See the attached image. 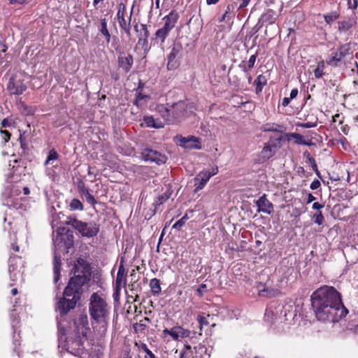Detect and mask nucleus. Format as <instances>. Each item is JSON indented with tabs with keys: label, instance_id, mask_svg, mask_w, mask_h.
I'll return each instance as SVG.
<instances>
[{
	"label": "nucleus",
	"instance_id": "f257e3e1",
	"mask_svg": "<svg viewBox=\"0 0 358 358\" xmlns=\"http://www.w3.org/2000/svg\"><path fill=\"white\" fill-rule=\"evenodd\" d=\"M311 306L317 320L337 322L348 313L343 305L341 294L331 286L324 285L310 296Z\"/></svg>",
	"mask_w": 358,
	"mask_h": 358
},
{
	"label": "nucleus",
	"instance_id": "f03ea898",
	"mask_svg": "<svg viewBox=\"0 0 358 358\" xmlns=\"http://www.w3.org/2000/svg\"><path fill=\"white\" fill-rule=\"evenodd\" d=\"M73 276L63 292V297L57 303V308L61 315H66L73 309L80 300L83 293V286L87 285L92 277L90 264L83 258H78L71 270Z\"/></svg>",
	"mask_w": 358,
	"mask_h": 358
},
{
	"label": "nucleus",
	"instance_id": "7ed1b4c3",
	"mask_svg": "<svg viewBox=\"0 0 358 358\" xmlns=\"http://www.w3.org/2000/svg\"><path fill=\"white\" fill-rule=\"evenodd\" d=\"M109 309L110 307L103 294L94 292L90 296L89 313L92 320V327L94 331L101 336H104L107 332Z\"/></svg>",
	"mask_w": 358,
	"mask_h": 358
},
{
	"label": "nucleus",
	"instance_id": "20e7f679",
	"mask_svg": "<svg viewBox=\"0 0 358 358\" xmlns=\"http://www.w3.org/2000/svg\"><path fill=\"white\" fill-rule=\"evenodd\" d=\"M186 108L185 101L180 100L173 103L157 104L155 110L166 124H173L184 117Z\"/></svg>",
	"mask_w": 358,
	"mask_h": 358
},
{
	"label": "nucleus",
	"instance_id": "39448f33",
	"mask_svg": "<svg viewBox=\"0 0 358 358\" xmlns=\"http://www.w3.org/2000/svg\"><path fill=\"white\" fill-rule=\"evenodd\" d=\"M22 306L20 302L15 301L10 312L11 324L13 329V350L17 357H20L22 353V336H21V313Z\"/></svg>",
	"mask_w": 358,
	"mask_h": 358
},
{
	"label": "nucleus",
	"instance_id": "423d86ee",
	"mask_svg": "<svg viewBox=\"0 0 358 358\" xmlns=\"http://www.w3.org/2000/svg\"><path fill=\"white\" fill-rule=\"evenodd\" d=\"M9 166L10 171L8 175V180L11 183L10 192L13 196H19L21 193L17 184L22 180V159L20 155H13L9 160Z\"/></svg>",
	"mask_w": 358,
	"mask_h": 358
},
{
	"label": "nucleus",
	"instance_id": "0eeeda50",
	"mask_svg": "<svg viewBox=\"0 0 358 358\" xmlns=\"http://www.w3.org/2000/svg\"><path fill=\"white\" fill-rule=\"evenodd\" d=\"M66 223L71 226L84 237H94L97 236L100 231V225L94 222H85L75 217H69Z\"/></svg>",
	"mask_w": 358,
	"mask_h": 358
},
{
	"label": "nucleus",
	"instance_id": "6e6552de",
	"mask_svg": "<svg viewBox=\"0 0 358 358\" xmlns=\"http://www.w3.org/2000/svg\"><path fill=\"white\" fill-rule=\"evenodd\" d=\"M88 334H78L73 331L66 338V348L68 352L73 355L83 354L85 350V342L87 341Z\"/></svg>",
	"mask_w": 358,
	"mask_h": 358
},
{
	"label": "nucleus",
	"instance_id": "1a4fd4ad",
	"mask_svg": "<svg viewBox=\"0 0 358 358\" xmlns=\"http://www.w3.org/2000/svg\"><path fill=\"white\" fill-rule=\"evenodd\" d=\"M134 7V6H133L128 20H127L126 5L124 3L121 2L118 4L117 13L116 15V18L119 24L120 30L123 33H124L129 38L131 36V17L133 15Z\"/></svg>",
	"mask_w": 358,
	"mask_h": 358
},
{
	"label": "nucleus",
	"instance_id": "9d476101",
	"mask_svg": "<svg viewBox=\"0 0 358 358\" xmlns=\"http://www.w3.org/2000/svg\"><path fill=\"white\" fill-rule=\"evenodd\" d=\"M353 52L351 49L350 43H344L338 47L336 51L332 52L331 56L326 60L327 65L337 67L339 64L345 60L348 57H350Z\"/></svg>",
	"mask_w": 358,
	"mask_h": 358
},
{
	"label": "nucleus",
	"instance_id": "9b49d317",
	"mask_svg": "<svg viewBox=\"0 0 358 358\" xmlns=\"http://www.w3.org/2000/svg\"><path fill=\"white\" fill-rule=\"evenodd\" d=\"M7 90L11 95H20L22 94V74H13L7 85Z\"/></svg>",
	"mask_w": 358,
	"mask_h": 358
},
{
	"label": "nucleus",
	"instance_id": "f8f14e48",
	"mask_svg": "<svg viewBox=\"0 0 358 358\" xmlns=\"http://www.w3.org/2000/svg\"><path fill=\"white\" fill-rule=\"evenodd\" d=\"M134 64V57L130 53L121 51L117 55V66L124 73H128Z\"/></svg>",
	"mask_w": 358,
	"mask_h": 358
},
{
	"label": "nucleus",
	"instance_id": "ddd939ff",
	"mask_svg": "<svg viewBox=\"0 0 358 358\" xmlns=\"http://www.w3.org/2000/svg\"><path fill=\"white\" fill-rule=\"evenodd\" d=\"M142 157L145 162H155L158 165L163 164L166 161V157L164 155L148 148L142 152Z\"/></svg>",
	"mask_w": 358,
	"mask_h": 358
},
{
	"label": "nucleus",
	"instance_id": "4468645a",
	"mask_svg": "<svg viewBox=\"0 0 358 358\" xmlns=\"http://www.w3.org/2000/svg\"><path fill=\"white\" fill-rule=\"evenodd\" d=\"M76 329L75 331L78 334H89L90 329L89 327V321L87 315L85 313L80 314L78 317L74 322Z\"/></svg>",
	"mask_w": 358,
	"mask_h": 358
},
{
	"label": "nucleus",
	"instance_id": "2eb2a0df",
	"mask_svg": "<svg viewBox=\"0 0 358 358\" xmlns=\"http://www.w3.org/2000/svg\"><path fill=\"white\" fill-rule=\"evenodd\" d=\"M180 52V47L174 45L167 56L166 67L169 71L175 70L179 66L180 64L176 58L178 56Z\"/></svg>",
	"mask_w": 358,
	"mask_h": 358
},
{
	"label": "nucleus",
	"instance_id": "dca6fc26",
	"mask_svg": "<svg viewBox=\"0 0 358 358\" xmlns=\"http://www.w3.org/2000/svg\"><path fill=\"white\" fill-rule=\"evenodd\" d=\"M209 180L210 175L208 174V171L203 170L200 171L194 178V192H197L203 189Z\"/></svg>",
	"mask_w": 358,
	"mask_h": 358
},
{
	"label": "nucleus",
	"instance_id": "f3484780",
	"mask_svg": "<svg viewBox=\"0 0 358 358\" xmlns=\"http://www.w3.org/2000/svg\"><path fill=\"white\" fill-rule=\"evenodd\" d=\"M256 204L258 207V212H263L268 215H271L273 212V205L266 198V194L260 196V198L257 201Z\"/></svg>",
	"mask_w": 358,
	"mask_h": 358
},
{
	"label": "nucleus",
	"instance_id": "a211bd4d",
	"mask_svg": "<svg viewBox=\"0 0 358 358\" xmlns=\"http://www.w3.org/2000/svg\"><path fill=\"white\" fill-rule=\"evenodd\" d=\"M179 17L180 15L178 12L176 10H172L163 18L164 22L163 27L171 31L176 27Z\"/></svg>",
	"mask_w": 358,
	"mask_h": 358
},
{
	"label": "nucleus",
	"instance_id": "6ab92c4d",
	"mask_svg": "<svg viewBox=\"0 0 358 358\" xmlns=\"http://www.w3.org/2000/svg\"><path fill=\"white\" fill-rule=\"evenodd\" d=\"M357 16H351L348 20H341L338 22V31L344 33L350 31L352 28L357 25Z\"/></svg>",
	"mask_w": 358,
	"mask_h": 358
},
{
	"label": "nucleus",
	"instance_id": "aec40b11",
	"mask_svg": "<svg viewBox=\"0 0 358 358\" xmlns=\"http://www.w3.org/2000/svg\"><path fill=\"white\" fill-rule=\"evenodd\" d=\"M141 29L140 33L138 34L139 44L141 43L142 48L144 51H148V37L150 36V31L148 29V27L145 24H141Z\"/></svg>",
	"mask_w": 358,
	"mask_h": 358
},
{
	"label": "nucleus",
	"instance_id": "412c9836",
	"mask_svg": "<svg viewBox=\"0 0 358 358\" xmlns=\"http://www.w3.org/2000/svg\"><path fill=\"white\" fill-rule=\"evenodd\" d=\"M127 272L124 266L123 262L122 261L119 265L117 277L115 285H117V289L119 287H125L127 284Z\"/></svg>",
	"mask_w": 358,
	"mask_h": 358
},
{
	"label": "nucleus",
	"instance_id": "4be33fe9",
	"mask_svg": "<svg viewBox=\"0 0 358 358\" xmlns=\"http://www.w3.org/2000/svg\"><path fill=\"white\" fill-rule=\"evenodd\" d=\"M99 33L103 36L106 44H109L111 40V34L108 28V22L106 18H101Z\"/></svg>",
	"mask_w": 358,
	"mask_h": 358
},
{
	"label": "nucleus",
	"instance_id": "5701e85b",
	"mask_svg": "<svg viewBox=\"0 0 358 358\" xmlns=\"http://www.w3.org/2000/svg\"><path fill=\"white\" fill-rule=\"evenodd\" d=\"M171 192H166L164 194L158 196L155 200L154 201L152 205L154 206V209L152 210V213H150V216L154 215L157 210H158L159 207L163 204L165 201H166L171 196Z\"/></svg>",
	"mask_w": 358,
	"mask_h": 358
},
{
	"label": "nucleus",
	"instance_id": "b1692460",
	"mask_svg": "<svg viewBox=\"0 0 358 358\" xmlns=\"http://www.w3.org/2000/svg\"><path fill=\"white\" fill-rule=\"evenodd\" d=\"M78 191L80 194L85 196L86 201L89 204L94 206L97 203L95 198L90 193L89 189L84 184L78 185Z\"/></svg>",
	"mask_w": 358,
	"mask_h": 358
},
{
	"label": "nucleus",
	"instance_id": "393cba45",
	"mask_svg": "<svg viewBox=\"0 0 358 358\" xmlns=\"http://www.w3.org/2000/svg\"><path fill=\"white\" fill-rule=\"evenodd\" d=\"M62 260L60 255H55L53 260L54 282L57 283L60 278Z\"/></svg>",
	"mask_w": 358,
	"mask_h": 358
},
{
	"label": "nucleus",
	"instance_id": "a878e982",
	"mask_svg": "<svg viewBox=\"0 0 358 358\" xmlns=\"http://www.w3.org/2000/svg\"><path fill=\"white\" fill-rule=\"evenodd\" d=\"M146 127L155 129H161L164 127V124L159 119H155L153 116H145L143 118Z\"/></svg>",
	"mask_w": 358,
	"mask_h": 358
},
{
	"label": "nucleus",
	"instance_id": "bb28decb",
	"mask_svg": "<svg viewBox=\"0 0 358 358\" xmlns=\"http://www.w3.org/2000/svg\"><path fill=\"white\" fill-rule=\"evenodd\" d=\"M255 85V92L257 94H260L264 86L267 85V78L265 76L261 74L259 75L253 82Z\"/></svg>",
	"mask_w": 358,
	"mask_h": 358
},
{
	"label": "nucleus",
	"instance_id": "cd10ccee",
	"mask_svg": "<svg viewBox=\"0 0 358 358\" xmlns=\"http://www.w3.org/2000/svg\"><path fill=\"white\" fill-rule=\"evenodd\" d=\"M181 143H183V145L185 147H189L192 148L200 149V141L199 139L193 136L189 137V138H182L181 140Z\"/></svg>",
	"mask_w": 358,
	"mask_h": 358
},
{
	"label": "nucleus",
	"instance_id": "c85d7f7f",
	"mask_svg": "<svg viewBox=\"0 0 358 358\" xmlns=\"http://www.w3.org/2000/svg\"><path fill=\"white\" fill-rule=\"evenodd\" d=\"M170 31L162 27L157 29L155 34V37L152 38L154 41H160L161 44L164 43L167 36L169 35Z\"/></svg>",
	"mask_w": 358,
	"mask_h": 358
},
{
	"label": "nucleus",
	"instance_id": "c756f323",
	"mask_svg": "<svg viewBox=\"0 0 358 358\" xmlns=\"http://www.w3.org/2000/svg\"><path fill=\"white\" fill-rule=\"evenodd\" d=\"M260 20L263 22L273 24L275 20V12L272 9H268L264 14L262 15Z\"/></svg>",
	"mask_w": 358,
	"mask_h": 358
},
{
	"label": "nucleus",
	"instance_id": "7c9ffc66",
	"mask_svg": "<svg viewBox=\"0 0 358 358\" xmlns=\"http://www.w3.org/2000/svg\"><path fill=\"white\" fill-rule=\"evenodd\" d=\"M150 287L151 292L153 295H158L162 291L161 283L159 279L152 278L150 281Z\"/></svg>",
	"mask_w": 358,
	"mask_h": 358
},
{
	"label": "nucleus",
	"instance_id": "2f4dec72",
	"mask_svg": "<svg viewBox=\"0 0 358 358\" xmlns=\"http://www.w3.org/2000/svg\"><path fill=\"white\" fill-rule=\"evenodd\" d=\"M278 289H274L268 287H264L262 289H259V296L263 297L271 298L277 296L278 294Z\"/></svg>",
	"mask_w": 358,
	"mask_h": 358
},
{
	"label": "nucleus",
	"instance_id": "473e14b6",
	"mask_svg": "<svg viewBox=\"0 0 358 358\" xmlns=\"http://www.w3.org/2000/svg\"><path fill=\"white\" fill-rule=\"evenodd\" d=\"M326 61L324 60L320 61L317 63V67L314 70V76L316 78H322L324 74V69H325Z\"/></svg>",
	"mask_w": 358,
	"mask_h": 358
},
{
	"label": "nucleus",
	"instance_id": "72a5a7b5",
	"mask_svg": "<svg viewBox=\"0 0 358 358\" xmlns=\"http://www.w3.org/2000/svg\"><path fill=\"white\" fill-rule=\"evenodd\" d=\"M340 17V13L338 11H331L329 13L324 15V19L327 24H331Z\"/></svg>",
	"mask_w": 358,
	"mask_h": 358
},
{
	"label": "nucleus",
	"instance_id": "f704fd0d",
	"mask_svg": "<svg viewBox=\"0 0 358 358\" xmlns=\"http://www.w3.org/2000/svg\"><path fill=\"white\" fill-rule=\"evenodd\" d=\"M236 12L231 10L230 7L227 6L226 10L223 15L222 16L220 22H227L231 20L235 16Z\"/></svg>",
	"mask_w": 358,
	"mask_h": 358
},
{
	"label": "nucleus",
	"instance_id": "c9c22d12",
	"mask_svg": "<svg viewBox=\"0 0 358 358\" xmlns=\"http://www.w3.org/2000/svg\"><path fill=\"white\" fill-rule=\"evenodd\" d=\"M281 126L274 123H266L262 126V130L264 131H276L280 132Z\"/></svg>",
	"mask_w": 358,
	"mask_h": 358
},
{
	"label": "nucleus",
	"instance_id": "e433bc0d",
	"mask_svg": "<svg viewBox=\"0 0 358 358\" xmlns=\"http://www.w3.org/2000/svg\"><path fill=\"white\" fill-rule=\"evenodd\" d=\"M150 318L145 317L143 320H140L139 322L135 324L134 325V328L135 331H145L147 329V324L146 322H150Z\"/></svg>",
	"mask_w": 358,
	"mask_h": 358
},
{
	"label": "nucleus",
	"instance_id": "4c0bfd02",
	"mask_svg": "<svg viewBox=\"0 0 358 358\" xmlns=\"http://www.w3.org/2000/svg\"><path fill=\"white\" fill-rule=\"evenodd\" d=\"M189 217L187 213H185L180 220H178L173 225V229H176L177 231H181L183 226L185 224L186 222L188 220Z\"/></svg>",
	"mask_w": 358,
	"mask_h": 358
},
{
	"label": "nucleus",
	"instance_id": "58836bf2",
	"mask_svg": "<svg viewBox=\"0 0 358 358\" xmlns=\"http://www.w3.org/2000/svg\"><path fill=\"white\" fill-rule=\"evenodd\" d=\"M69 206L71 210H83L84 208L83 204L78 199H73L71 201Z\"/></svg>",
	"mask_w": 358,
	"mask_h": 358
},
{
	"label": "nucleus",
	"instance_id": "ea45409f",
	"mask_svg": "<svg viewBox=\"0 0 358 358\" xmlns=\"http://www.w3.org/2000/svg\"><path fill=\"white\" fill-rule=\"evenodd\" d=\"M138 348L145 353V358H157L145 343H141Z\"/></svg>",
	"mask_w": 358,
	"mask_h": 358
},
{
	"label": "nucleus",
	"instance_id": "a19ab883",
	"mask_svg": "<svg viewBox=\"0 0 358 358\" xmlns=\"http://www.w3.org/2000/svg\"><path fill=\"white\" fill-rule=\"evenodd\" d=\"M164 333L165 334H169L170 335L172 338L175 341H178V326H176V327H173V328H171V329H166L164 331Z\"/></svg>",
	"mask_w": 358,
	"mask_h": 358
},
{
	"label": "nucleus",
	"instance_id": "79ce46f5",
	"mask_svg": "<svg viewBox=\"0 0 358 358\" xmlns=\"http://www.w3.org/2000/svg\"><path fill=\"white\" fill-rule=\"evenodd\" d=\"M59 158V154L55 149L50 150L47 159L45 162V165H48L51 161L56 160Z\"/></svg>",
	"mask_w": 358,
	"mask_h": 358
},
{
	"label": "nucleus",
	"instance_id": "37998d69",
	"mask_svg": "<svg viewBox=\"0 0 358 358\" xmlns=\"http://www.w3.org/2000/svg\"><path fill=\"white\" fill-rule=\"evenodd\" d=\"M272 145L269 144H265L264 148L262 149V152L264 154V157L269 159L273 155V152L272 150Z\"/></svg>",
	"mask_w": 358,
	"mask_h": 358
},
{
	"label": "nucleus",
	"instance_id": "c03bdc74",
	"mask_svg": "<svg viewBox=\"0 0 358 358\" xmlns=\"http://www.w3.org/2000/svg\"><path fill=\"white\" fill-rule=\"evenodd\" d=\"M312 219L315 222V223L317 224L318 225H321L324 222V217L323 216V214L322 211H317L316 213H315L313 215Z\"/></svg>",
	"mask_w": 358,
	"mask_h": 358
},
{
	"label": "nucleus",
	"instance_id": "a18cd8bd",
	"mask_svg": "<svg viewBox=\"0 0 358 358\" xmlns=\"http://www.w3.org/2000/svg\"><path fill=\"white\" fill-rule=\"evenodd\" d=\"M197 321L199 324L201 331H202V329H203V326H207L209 324L207 317L202 315H199L197 316ZM199 335H201V332L199 333Z\"/></svg>",
	"mask_w": 358,
	"mask_h": 358
},
{
	"label": "nucleus",
	"instance_id": "49530a36",
	"mask_svg": "<svg viewBox=\"0 0 358 358\" xmlns=\"http://www.w3.org/2000/svg\"><path fill=\"white\" fill-rule=\"evenodd\" d=\"M178 339L184 338L190 336L191 331L188 329H185L180 326H178Z\"/></svg>",
	"mask_w": 358,
	"mask_h": 358
},
{
	"label": "nucleus",
	"instance_id": "de8ad7c7",
	"mask_svg": "<svg viewBox=\"0 0 358 358\" xmlns=\"http://www.w3.org/2000/svg\"><path fill=\"white\" fill-rule=\"evenodd\" d=\"M348 8L351 9L353 11V15L352 16H356L355 10L358 7V0H348Z\"/></svg>",
	"mask_w": 358,
	"mask_h": 358
},
{
	"label": "nucleus",
	"instance_id": "09e8293b",
	"mask_svg": "<svg viewBox=\"0 0 358 358\" xmlns=\"http://www.w3.org/2000/svg\"><path fill=\"white\" fill-rule=\"evenodd\" d=\"M290 136L296 139V143L302 145H308L307 142L303 140V137L301 134L297 133L290 134Z\"/></svg>",
	"mask_w": 358,
	"mask_h": 358
},
{
	"label": "nucleus",
	"instance_id": "8fccbe9b",
	"mask_svg": "<svg viewBox=\"0 0 358 358\" xmlns=\"http://www.w3.org/2000/svg\"><path fill=\"white\" fill-rule=\"evenodd\" d=\"M257 57V53H255L250 57L249 60L248 62H246L247 65H248V69H252L255 66Z\"/></svg>",
	"mask_w": 358,
	"mask_h": 358
},
{
	"label": "nucleus",
	"instance_id": "3c124183",
	"mask_svg": "<svg viewBox=\"0 0 358 358\" xmlns=\"http://www.w3.org/2000/svg\"><path fill=\"white\" fill-rule=\"evenodd\" d=\"M308 162L311 165L312 169L317 173V176H320V171L318 170L317 165L315 159L313 157H309Z\"/></svg>",
	"mask_w": 358,
	"mask_h": 358
},
{
	"label": "nucleus",
	"instance_id": "603ef678",
	"mask_svg": "<svg viewBox=\"0 0 358 358\" xmlns=\"http://www.w3.org/2000/svg\"><path fill=\"white\" fill-rule=\"evenodd\" d=\"M148 96L143 94L141 92H138L136 94V99L134 100V104L136 105V106H138V102L145 98H147Z\"/></svg>",
	"mask_w": 358,
	"mask_h": 358
},
{
	"label": "nucleus",
	"instance_id": "864d4df0",
	"mask_svg": "<svg viewBox=\"0 0 358 358\" xmlns=\"http://www.w3.org/2000/svg\"><path fill=\"white\" fill-rule=\"evenodd\" d=\"M238 67L245 73L250 71V69H248V65L245 61H242L239 64Z\"/></svg>",
	"mask_w": 358,
	"mask_h": 358
},
{
	"label": "nucleus",
	"instance_id": "5fc2aeb1",
	"mask_svg": "<svg viewBox=\"0 0 358 358\" xmlns=\"http://www.w3.org/2000/svg\"><path fill=\"white\" fill-rule=\"evenodd\" d=\"M207 289V286L206 284H201L197 288L198 295L201 296H203V292H205Z\"/></svg>",
	"mask_w": 358,
	"mask_h": 358
},
{
	"label": "nucleus",
	"instance_id": "6e6d98bb",
	"mask_svg": "<svg viewBox=\"0 0 358 358\" xmlns=\"http://www.w3.org/2000/svg\"><path fill=\"white\" fill-rule=\"evenodd\" d=\"M320 182L318 180L315 179L311 182L310 187L311 189L314 190L318 189L320 187Z\"/></svg>",
	"mask_w": 358,
	"mask_h": 358
},
{
	"label": "nucleus",
	"instance_id": "4d7b16f0",
	"mask_svg": "<svg viewBox=\"0 0 358 358\" xmlns=\"http://www.w3.org/2000/svg\"><path fill=\"white\" fill-rule=\"evenodd\" d=\"M1 134L3 135V138L5 142H8L10 138V133L7 130H1Z\"/></svg>",
	"mask_w": 358,
	"mask_h": 358
},
{
	"label": "nucleus",
	"instance_id": "13d9d810",
	"mask_svg": "<svg viewBox=\"0 0 358 358\" xmlns=\"http://www.w3.org/2000/svg\"><path fill=\"white\" fill-rule=\"evenodd\" d=\"M179 358H193V353L185 352V351H180Z\"/></svg>",
	"mask_w": 358,
	"mask_h": 358
},
{
	"label": "nucleus",
	"instance_id": "bf43d9fd",
	"mask_svg": "<svg viewBox=\"0 0 358 358\" xmlns=\"http://www.w3.org/2000/svg\"><path fill=\"white\" fill-rule=\"evenodd\" d=\"M228 6L230 7L231 10H234V11H236L237 10H239L238 9V4L236 1H231V3H229L228 5Z\"/></svg>",
	"mask_w": 358,
	"mask_h": 358
},
{
	"label": "nucleus",
	"instance_id": "052dcab7",
	"mask_svg": "<svg viewBox=\"0 0 358 358\" xmlns=\"http://www.w3.org/2000/svg\"><path fill=\"white\" fill-rule=\"evenodd\" d=\"M298 94H299L298 89L294 88V89L292 90L290 94H289V98L291 99H294L297 96Z\"/></svg>",
	"mask_w": 358,
	"mask_h": 358
},
{
	"label": "nucleus",
	"instance_id": "680f3d73",
	"mask_svg": "<svg viewBox=\"0 0 358 358\" xmlns=\"http://www.w3.org/2000/svg\"><path fill=\"white\" fill-rule=\"evenodd\" d=\"M312 208H313L314 210H317L318 211H320V210L324 208V205H323V204H321V203H318V202H315V203L313 204Z\"/></svg>",
	"mask_w": 358,
	"mask_h": 358
},
{
	"label": "nucleus",
	"instance_id": "e2e57ef3",
	"mask_svg": "<svg viewBox=\"0 0 358 358\" xmlns=\"http://www.w3.org/2000/svg\"><path fill=\"white\" fill-rule=\"evenodd\" d=\"M291 99L289 97H285L282 100V106L287 107L290 103Z\"/></svg>",
	"mask_w": 358,
	"mask_h": 358
},
{
	"label": "nucleus",
	"instance_id": "0e129e2a",
	"mask_svg": "<svg viewBox=\"0 0 358 358\" xmlns=\"http://www.w3.org/2000/svg\"><path fill=\"white\" fill-rule=\"evenodd\" d=\"M250 1L251 0H242V2L238 6V9H243L244 8L248 6Z\"/></svg>",
	"mask_w": 358,
	"mask_h": 358
},
{
	"label": "nucleus",
	"instance_id": "69168bd1",
	"mask_svg": "<svg viewBox=\"0 0 358 358\" xmlns=\"http://www.w3.org/2000/svg\"><path fill=\"white\" fill-rule=\"evenodd\" d=\"M181 351H185V352L193 353L192 350V347L188 343H185L184 345V348H183V349Z\"/></svg>",
	"mask_w": 358,
	"mask_h": 358
},
{
	"label": "nucleus",
	"instance_id": "338daca9",
	"mask_svg": "<svg viewBox=\"0 0 358 358\" xmlns=\"http://www.w3.org/2000/svg\"><path fill=\"white\" fill-rule=\"evenodd\" d=\"M121 289L122 287H119V289H117V285H115V292L113 293V297L115 299H117L119 297L120 294V291H121Z\"/></svg>",
	"mask_w": 358,
	"mask_h": 358
},
{
	"label": "nucleus",
	"instance_id": "774afa93",
	"mask_svg": "<svg viewBox=\"0 0 358 358\" xmlns=\"http://www.w3.org/2000/svg\"><path fill=\"white\" fill-rule=\"evenodd\" d=\"M217 173H218V167L217 166L212 168L211 171H208V174L210 175V178L212 176L216 175Z\"/></svg>",
	"mask_w": 358,
	"mask_h": 358
}]
</instances>
